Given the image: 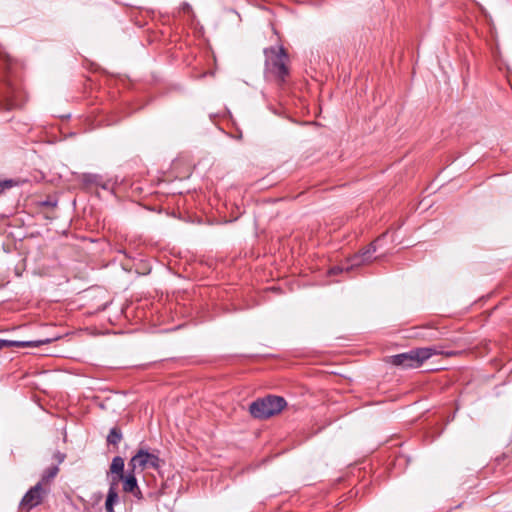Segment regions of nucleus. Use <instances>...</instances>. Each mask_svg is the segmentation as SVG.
<instances>
[{"label": "nucleus", "instance_id": "nucleus-1", "mask_svg": "<svg viewBox=\"0 0 512 512\" xmlns=\"http://www.w3.org/2000/svg\"><path fill=\"white\" fill-rule=\"evenodd\" d=\"M265 77L278 85L287 82L290 75L289 56L283 46L269 47L264 50Z\"/></svg>", "mask_w": 512, "mask_h": 512}, {"label": "nucleus", "instance_id": "nucleus-2", "mask_svg": "<svg viewBox=\"0 0 512 512\" xmlns=\"http://www.w3.org/2000/svg\"><path fill=\"white\" fill-rule=\"evenodd\" d=\"M438 354H444V352L431 347L418 348L406 353L393 355L390 357V362L395 366L403 368H418L431 356ZM445 355L453 356L455 352H445Z\"/></svg>", "mask_w": 512, "mask_h": 512}, {"label": "nucleus", "instance_id": "nucleus-3", "mask_svg": "<svg viewBox=\"0 0 512 512\" xmlns=\"http://www.w3.org/2000/svg\"><path fill=\"white\" fill-rule=\"evenodd\" d=\"M286 406L287 402L283 397L267 395L253 401L249 405V412L256 419L266 420L279 414Z\"/></svg>", "mask_w": 512, "mask_h": 512}, {"label": "nucleus", "instance_id": "nucleus-4", "mask_svg": "<svg viewBox=\"0 0 512 512\" xmlns=\"http://www.w3.org/2000/svg\"><path fill=\"white\" fill-rule=\"evenodd\" d=\"M1 105L6 110H13L23 107L26 101V96L20 84L7 79L5 89L1 96Z\"/></svg>", "mask_w": 512, "mask_h": 512}, {"label": "nucleus", "instance_id": "nucleus-5", "mask_svg": "<svg viewBox=\"0 0 512 512\" xmlns=\"http://www.w3.org/2000/svg\"><path fill=\"white\" fill-rule=\"evenodd\" d=\"M48 489L41 487V485L36 484L24 495L20 502V508L22 510L29 511L35 506L39 505L44 496L48 493Z\"/></svg>", "mask_w": 512, "mask_h": 512}, {"label": "nucleus", "instance_id": "nucleus-6", "mask_svg": "<svg viewBox=\"0 0 512 512\" xmlns=\"http://www.w3.org/2000/svg\"><path fill=\"white\" fill-rule=\"evenodd\" d=\"M158 462L157 456L148 453L147 450H138V453L132 457L130 465L133 470L140 469L142 471L148 467L157 468Z\"/></svg>", "mask_w": 512, "mask_h": 512}, {"label": "nucleus", "instance_id": "nucleus-7", "mask_svg": "<svg viewBox=\"0 0 512 512\" xmlns=\"http://www.w3.org/2000/svg\"><path fill=\"white\" fill-rule=\"evenodd\" d=\"M51 342V339H41V340H33V341H11L0 339V350L6 347H38L44 344H48Z\"/></svg>", "mask_w": 512, "mask_h": 512}, {"label": "nucleus", "instance_id": "nucleus-8", "mask_svg": "<svg viewBox=\"0 0 512 512\" xmlns=\"http://www.w3.org/2000/svg\"><path fill=\"white\" fill-rule=\"evenodd\" d=\"M123 470H124V461H123V459L120 458V457H115L112 460V463H111V466H110V471H111L112 474H116V476L112 477V482L111 483L118 484V482L121 479L124 478Z\"/></svg>", "mask_w": 512, "mask_h": 512}, {"label": "nucleus", "instance_id": "nucleus-9", "mask_svg": "<svg viewBox=\"0 0 512 512\" xmlns=\"http://www.w3.org/2000/svg\"><path fill=\"white\" fill-rule=\"evenodd\" d=\"M122 480L124 481L123 490L125 492L132 493L134 496L141 498V492L139 490L137 480L134 475L124 476Z\"/></svg>", "mask_w": 512, "mask_h": 512}, {"label": "nucleus", "instance_id": "nucleus-10", "mask_svg": "<svg viewBox=\"0 0 512 512\" xmlns=\"http://www.w3.org/2000/svg\"><path fill=\"white\" fill-rule=\"evenodd\" d=\"M376 251L374 243H371L361 254L352 258V266L361 265L371 261V255Z\"/></svg>", "mask_w": 512, "mask_h": 512}, {"label": "nucleus", "instance_id": "nucleus-11", "mask_svg": "<svg viewBox=\"0 0 512 512\" xmlns=\"http://www.w3.org/2000/svg\"><path fill=\"white\" fill-rule=\"evenodd\" d=\"M58 471H59V469L57 466H52V467L47 468L44 471L40 481L37 484L41 485V487L49 490L50 483L55 478Z\"/></svg>", "mask_w": 512, "mask_h": 512}, {"label": "nucleus", "instance_id": "nucleus-12", "mask_svg": "<svg viewBox=\"0 0 512 512\" xmlns=\"http://www.w3.org/2000/svg\"><path fill=\"white\" fill-rule=\"evenodd\" d=\"M117 485L111 483L107 499L105 502V509L107 512H114V504L118 502V493H117Z\"/></svg>", "mask_w": 512, "mask_h": 512}, {"label": "nucleus", "instance_id": "nucleus-13", "mask_svg": "<svg viewBox=\"0 0 512 512\" xmlns=\"http://www.w3.org/2000/svg\"><path fill=\"white\" fill-rule=\"evenodd\" d=\"M121 439H122V432H121L120 428H118V427H113L110 430L109 434L107 435L108 445L117 446L120 444Z\"/></svg>", "mask_w": 512, "mask_h": 512}, {"label": "nucleus", "instance_id": "nucleus-14", "mask_svg": "<svg viewBox=\"0 0 512 512\" xmlns=\"http://www.w3.org/2000/svg\"><path fill=\"white\" fill-rule=\"evenodd\" d=\"M416 335L426 340H435L438 338V332L429 327L421 328Z\"/></svg>", "mask_w": 512, "mask_h": 512}, {"label": "nucleus", "instance_id": "nucleus-15", "mask_svg": "<svg viewBox=\"0 0 512 512\" xmlns=\"http://www.w3.org/2000/svg\"><path fill=\"white\" fill-rule=\"evenodd\" d=\"M350 269V267H342V266H336V267H333L331 270H330V273L332 274H336V273H339V272H342L343 270H346L348 271Z\"/></svg>", "mask_w": 512, "mask_h": 512}, {"label": "nucleus", "instance_id": "nucleus-16", "mask_svg": "<svg viewBox=\"0 0 512 512\" xmlns=\"http://www.w3.org/2000/svg\"><path fill=\"white\" fill-rule=\"evenodd\" d=\"M14 185L13 180H5L3 182H0V188H10Z\"/></svg>", "mask_w": 512, "mask_h": 512}, {"label": "nucleus", "instance_id": "nucleus-17", "mask_svg": "<svg viewBox=\"0 0 512 512\" xmlns=\"http://www.w3.org/2000/svg\"><path fill=\"white\" fill-rule=\"evenodd\" d=\"M56 458L58 459L59 462H62L64 459V455H61L60 453H58V454H56Z\"/></svg>", "mask_w": 512, "mask_h": 512}, {"label": "nucleus", "instance_id": "nucleus-18", "mask_svg": "<svg viewBox=\"0 0 512 512\" xmlns=\"http://www.w3.org/2000/svg\"><path fill=\"white\" fill-rule=\"evenodd\" d=\"M42 204L45 205V206H55V203H52L50 201H45Z\"/></svg>", "mask_w": 512, "mask_h": 512}]
</instances>
